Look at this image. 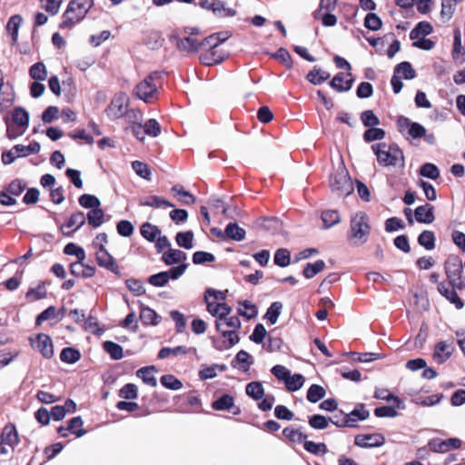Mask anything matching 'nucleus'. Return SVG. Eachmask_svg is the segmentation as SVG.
<instances>
[{"label":"nucleus","instance_id":"nucleus-51","mask_svg":"<svg viewBox=\"0 0 465 465\" xmlns=\"http://www.w3.org/2000/svg\"><path fill=\"white\" fill-rule=\"evenodd\" d=\"M325 267V262L322 260H318L313 263H308L303 269V275L307 279L313 278L317 273L322 272Z\"/></svg>","mask_w":465,"mask_h":465},{"label":"nucleus","instance_id":"nucleus-54","mask_svg":"<svg viewBox=\"0 0 465 465\" xmlns=\"http://www.w3.org/2000/svg\"><path fill=\"white\" fill-rule=\"evenodd\" d=\"M322 220L324 228H331V226L340 223V214L335 210H327L322 212Z\"/></svg>","mask_w":465,"mask_h":465},{"label":"nucleus","instance_id":"nucleus-45","mask_svg":"<svg viewBox=\"0 0 465 465\" xmlns=\"http://www.w3.org/2000/svg\"><path fill=\"white\" fill-rule=\"evenodd\" d=\"M188 352V349L184 346H177L174 348L163 347L158 352L159 359H166L168 357H177L184 355Z\"/></svg>","mask_w":465,"mask_h":465},{"label":"nucleus","instance_id":"nucleus-24","mask_svg":"<svg viewBox=\"0 0 465 465\" xmlns=\"http://www.w3.org/2000/svg\"><path fill=\"white\" fill-rule=\"evenodd\" d=\"M139 204L141 206H149L153 208H168L173 207V204L163 199V197L157 195H151L145 198L141 199Z\"/></svg>","mask_w":465,"mask_h":465},{"label":"nucleus","instance_id":"nucleus-16","mask_svg":"<svg viewBox=\"0 0 465 465\" xmlns=\"http://www.w3.org/2000/svg\"><path fill=\"white\" fill-rule=\"evenodd\" d=\"M400 131H404L405 128L408 129V134L413 138L418 139L423 137L426 133V129L424 126L420 124L419 123H411L408 118H401L399 120Z\"/></svg>","mask_w":465,"mask_h":465},{"label":"nucleus","instance_id":"nucleus-29","mask_svg":"<svg viewBox=\"0 0 465 465\" xmlns=\"http://www.w3.org/2000/svg\"><path fill=\"white\" fill-rule=\"evenodd\" d=\"M237 312L239 315L250 320L257 316L258 310L255 304L250 301H241L238 302Z\"/></svg>","mask_w":465,"mask_h":465},{"label":"nucleus","instance_id":"nucleus-10","mask_svg":"<svg viewBox=\"0 0 465 465\" xmlns=\"http://www.w3.org/2000/svg\"><path fill=\"white\" fill-rule=\"evenodd\" d=\"M33 348L37 350L44 358L50 359L54 355V346L51 338L45 333H39L35 340H31Z\"/></svg>","mask_w":465,"mask_h":465},{"label":"nucleus","instance_id":"nucleus-36","mask_svg":"<svg viewBox=\"0 0 465 465\" xmlns=\"http://www.w3.org/2000/svg\"><path fill=\"white\" fill-rule=\"evenodd\" d=\"M141 234L149 242H155L156 238L161 234V230L150 223H144L140 228Z\"/></svg>","mask_w":465,"mask_h":465},{"label":"nucleus","instance_id":"nucleus-63","mask_svg":"<svg viewBox=\"0 0 465 465\" xmlns=\"http://www.w3.org/2000/svg\"><path fill=\"white\" fill-rule=\"evenodd\" d=\"M420 173L424 177L436 180L440 176V170L435 164L427 163L421 165Z\"/></svg>","mask_w":465,"mask_h":465},{"label":"nucleus","instance_id":"nucleus-5","mask_svg":"<svg viewBox=\"0 0 465 465\" xmlns=\"http://www.w3.org/2000/svg\"><path fill=\"white\" fill-rule=\"evenodd\" d=\"M330 187L338 197H345L353 192V184L343 163L331 174Z\"/></svg>","mask_w":465,"mask_h":465},{"label":"nucleus","instance_id":"nucleus-32","mask_svg":"<svg viewBox=\"0 0 465 465\" xmlns=\"http://www.w3.org/2000/svg\"><path fill=\"white\" fill-rule=\"evenodd\" d=\"M246 394L253 399L254 401H259L264 396V388L260 381H252L249 382L245 387Z\"/></svg>","mask_w":465,"mask_h":465},{"label":"nucleus","instance_id":"nucleus-25","mask_svg":"<svg viewBox=\"0 0 465 465\" xmlns=\"http://www.w3.org/2000/svg\"><path fill=\"white\" fill-rule=\"evenodd\" d=\"M215 15L222 17H232L236 15V11L226 7L221 0H212L210 9Z\"/></svg>","mask_w":465,"mask_h":465},{"label":"nucleus","instance_id":"nucleus-60","mask_svg":"<svg viewBox=\"0 0 465 465\" xmlns=\"http://www.w3.org/2000/svg\"><path fill=\"white\" fill-rule=\"evenodd\" d=\"M132 168L138 176L145 180H151L152 173L149 166L146 163L140 161H134L132 163Z\"/></svg>","mask_w":465,"mask_h":465},{"label":"nucleus","instance_id":"nucleus-7","mask_svg":"<svg viewBox=\"0 0 465 465\" xmlns=\"http://www.w3.org/2000/svg\"><path fill=\"white\" fill-rule=\"evenodd\" d=\"M187 269V264L183 263L176 267H173L166 272H161L151 275L148 278V283L154 287H163L170 280H177L180 278Z\"/></svg>","mask_w":465,"mask_h":465},{"label":"nucleus","instance_id":"nucleus-28","mask_svg":"<svg viewBox=\"0 0 465 465\" xmlns=\"http://www.w3.org/2000/svg\"><path fill=\"white\" fill-rule=\"evenodd\" d=\"M155 371L156 370L154 366L143 367L136 371V376L140 378L145 384L155 387L157 385V381L154 376Z\"/></svg>","mask_w":465,"mask_h":465},{"label":"nucleus","instance_id":"nucleus-2","mask_svg":"<svg viewBox=\"0 0 465 465\" xmlns=\"http://www.w3.org/2000/svg\"><path fill=\"white\" fill-rule=\"evenodd\" d=\"M371 150L377 157L378 163L385 167H404V155L397 144L378 143L371 145Z\"/></svg>","mask_w":465,"mask_h":465},{"label":"nucleus","instance_id":"nucleus-43","mask_svg":"<svg viewBox=\"0 0 465 465\" xmlns=\"http://www.w3.org/2000/svg\"><path fill=\"white\" fill-rule=\"evenodd\" d=\"M394 74H401L403 78L411 80L415 78L416 73L409 62H401L394 69Z\"/></svg>","mask_w":465,"mask_h":465},{"label":"nucleus","instance_id":"nucleus-35","mask_svg":"<svg viewBox=\"0 0 465 465\" xmlns=\"http://www.w3.org/2000/svg\"><path fill=\"white\" fill-rule=\"evenodd\" d=\"M22 22V17L19 15L11 16L6 25V30L12 36V44L15 45L18 38V29Z\"/></svg>","mask_w":465,"mask_h":465},{"label":"nucleus","instance_id":"nucleus-13","mask_svg":"<svg viewBox=\"0 0 465 465\" xmlns=\"http://www.w3.org/2000/svg\"><path fill=\"white\" fill-rule=\"evenodd\" d=\"M95 256L99 266L104 267L112 272H118V265L116 264L114 257L107 252L104 246H96Z\"/></svg>","mask_w":465,"mask_h":465},{"label":"nucleus","instance_id":"nucleus-27","mask_svg":"<svg viewBox=\"0 0 465 465\" xmlns=\"http://www.w3.org/2000/svg\"><path fill=\"white\" fill-rule=\"evenodd\" d=\"M433 27L432 25L426 21L419 22L416 26L411 31L410 38L411 40H416L419 38H424L426 35H429L432 33Z\"/></svg>","mask_w":465,"mask_h":465},{"label":"nucleus","instance_id":"nucleus-3","mask_svg":"<svg viewBox=\"0 0 465 465\" xmlns=\"http://www.w3.org/2000/svg\"><path fill=\"white\" fill-rule=\"evenodd\" d=\"M162 72H153L136 84L134 94L136 98L147 104L153 103L159 98V87L162 84Z\"/></svg>","mask_w":465,"mask_h":465},{"label":"nucleus","instance_id":"nucleus-26","mask_svg":"<svg viewBox=\"0 0 465 465\" xmlns=\"http://www.w3.org/2000/svg\"><path fill=\"white\" fill-rule=\"evenodd\" d=\"M14 97L15 94L12 85L9 83H5L4 74L0 70V106H2L4 103L13 102Z\"/></svg>","mask_w":465,"mask_h":465},{"label":"nucleus","instance_id":"nucleus-48","mask_svg":"<svg viewBox=\"0 0 465 465\" xmlns=\"http://www.w3.org/2000/svg\"><path fill=\"white\" fill-rule=\"evenodd\" d=\"M103 348L111 356L113 360H120L124 356L123 347L114 341H104L103 344Z\"/></svg>","mask_w":465,"mask_h":465},{"label":"nucleus","instance_id":"nucleus-61","mask_svg":"<svg viewBox=\"0 0 465 465\" xmlns=\"http://www.w3.org/2000/svg\"><path fill=\"white\" fill-rule=\"evenodd\" d=\"M172 192L175 196H180L179 200L185 204H193L195 203L194 196L191 193L184 191L179 185H174L172 188Z\"/></svg>","mask_w":465,"mask_h":465},{"label":"nucleus","instance_id":"nucleus-50","mask_svg":"<svg viewBox=\"0 0 465 465\" xmlns=\"http://www.w3.org/2000/svg\"><path fill=\"white\" fill-rule=\"evenodd\" d=\"M29 74L35 81H44L47 77V70L43 63L38 62L30 67Z\"/></svg>","mask_w":465,"mask_h":465},{"label":"nucleus","instance_id":"nucleus-6","mask_svg":"<svg viewBox=\"0 0 465 465\" xmlns=\"http://www.w3.org/2000/svg\"><path fill=\"white\" fill-rule=\"evenodd\" d=\"M130 99L125 93L116 94L105 109V114L111 120H116L124 117L129 107Z\"/></svg>","mask_w":465,"mask_h":465},{"label":"nucleus","instance_id":"nucleus-1","mask_svg":"<svg viewBox=\"0 0 465 465\" xmlns=\"http://www.w3.org/2000/svg\"><path fill=\"white\" fill-rule=\"evenodd\" d=\"M369 216L363 212H358L351 216L347 239L352 246H361L369 239L371 233Z\"/></svg>","mask_w":465,"mask_h":465},{"label":"nucleus","instance_id":"nucleus-57","mask_svg":"<svg viewBox=\"0 0 465 465\" xmlns=\"http://www.w3.org/2000/svg\"><path fill=\"white\" fill-rule=\"evenodd\" d=\"M25 297L30 301H38L46 297V289L44 282L39 283L35 288L27 291Z\"/></svg>","mask_w":465,"mask_h":465},{"label":"nucleus","instance_id":"nucleus-56","mask_svg":"<svg viewBox=\"0 0 465 465\" xmlns=\"http://www.w3.org/2000/svg\"><path fill=\"white\" fill-rule=\"evenodd\" d=\"M303 447L308 452L314 455H324L328 451L325 443H316L312 440H305L303 443Z\"/></svg>","mask_w":465,"mask_h":465},{"label":"nucleus","instance_id":"nucleus-49","mask_svg":"<svg viewBox=\"0 0 465 465\" xmlns=\"http://www.w3.org/2000/svg\"><path fill=\"white\" fill-rule=\"evenodd\" d=\"M80 351L72 347H66L62 350L60 353V359L62 361L66 363H75L80 360Z\"/></svg>","mask_w":465,"mask_h":465},{"label":"nucleus","instance_id":"nucleus-14","mask_svg":"<svg viewBox=\"0 0 465 465\" xmlns=\"http://www.w3.org/2000/svg\"><path fill=\"white\" fill-rule=\"evenodd\" d=\"M85 215L82 212H76L71 215L69 220L61 226V231L65 235H70L74 231L81 228L85 223Z\"/></svg>","mask_w":465,"mask_h":465},{"label":"nucleus","instance_id":"nucleus-37","mask_svg":"<svg viewBox=\"0 0 465 465\" xmlns=\"http://www.w3.org/2000/svg\"><path fill=\"white\" fill-rule=\"evenodd\" d=\"M374 398L379 400H383L387 401H392L395 404V407L403 410L404 404L401 400H400L398 397L394 396L393 394L390 393L387 390L379 389L376 390L374 392Z\"/></svg>","mask_w":465,"mask_h":465},{"label":"nucleus","instance_id":"nucleus-20","mask_svg":"<svg viewBox=\"0 0 465 465\" xmlns=\"http://www.w3.org/2000/svg\"><path fill=\"white\" fill-rule=\"evenodd\" d=\"M369 416L370 411L365 408L363 403H358L350 413L346 414L349 423L351 424V428L356 427L357 421L365 420Z\"/></svg>","mask_w":465,"mask_h":465},{"label":"nucleus","instance_id":"nucleus-53","mask_svg":"<svg viewBox=\"0 0 465 465\" xmlns=\"http://www.w3.org/2000/svg\"><path fill=\"white\" fill-rule=\"evenodd\" d=\"M282 303L280 302H274L268 308L265 313V318L271 322V324H275L282 312Z\"/></svg>","mask_w":465,"mask_h":465},{"label":"nucleus","instance_id":"nucleus-9","mask_svg":"<svg viewBox=\"0 0 465 465\" xmlns=\"http://www.w3.org/2000/svg\"><path fill=\"white\" fill-rule=\"evenodd\" d=\"M170 41L173 43L177 49L183 52L194 53L201 48L200 41L193 36L181 37L177 33L170 35Z\"/></svg>","mask_w":465,"mask_h":465},{"label":"nucleus","instance_id":"nucleus-31","mask_svg":"<svg viewBox=\"0 0 465 465\" xmlns=\"http://www.w3.org/2000/svg\"><path fill=\"white\" fill-rule=\"evenodd\" d=\"M216 330H222L223 328L231 330H239L241 328V321L238 316L225 317L224 319H216L215 321Z\"/></svg>","mask_w":465,"mask_h":465},{"label":"nucleus","instance_id":"nucleus-40","mask_svg":"<svg viewBox=\"0 0 465 465\" xmlns=\"http://www.w3.org/2000/svg\"><path fill=\"white\" fill-rule=\"evenodd\" d=\"M225 234L227 237L240 242L245 237V230L238 226L237 223H230L225 228Z\"/></svg>","mask_w":465,"mask_h":465},{"label":"nucleus","instance_id":"nucleus-41","mask_svg":"<svg viewBox=\"0 0 465 465\" xmlns=\"http://www.w3.org/2000/svg\"><path fill=\"white\" fill-rule=\"evenodd\" d=\"M178 246L190 250L193 247V232L192 231L179 232L175 236Z\"/></svg>","mask_w":465,"mask_h":465},{"label":"nucleus","instance_id":"nucleus-8","mask_svg":"<svg viewBox=\"0 0 465 465\" xmlns=\"http://www.w3.org/2000/svg\"><path fill=\"white\" fill-rule=\"evenodd\" d=\"M445 273L451 287L460 291L465 288V281L461 278L463 269L460 261L457 259L448 261L445 263Z\"/></svg>","mask_w":465,"mask_h":465},{"label":"nucleus","instance_id":"nucleus-52","mask_svg":"<svg viewBox=\"0 0 465 465\" xmlns=\"http://www.w3.org/2000/svg\"><path fill=\"white\" fill-rule=\"evenodd\" d=\"M284 383L289 391H296L302 387L304 377L299 373L293 375L290 373L289 378H287Z\"/></svg>","mask_w":465,"mask_h":465},{"label":"nucleus","instance_id":"nucleus-33","mask_svg":"<svg viewBox=\"0 0 465 465\" xmlns=\"http://www.w3.org/2000/svg\"><path fill=\"white\" fill-rule=\"evenodd\" d=\"M465 50L461 45V34L460 29L454 30V41H453V49H452V57L454 60L459 61L464 60Z\"/></svg>","mask_w":465,"mask_h":465},{"label":"nucleus","instance_id":"nucleus-62","mask_svg":"<svg viewBox=\"0 0 465 465\" xmlns=\"http://www.w3.org/2000/svg\"><path fill=\"white\" fill-rule=\"evenodd\" d=\"M160 381L163 387L173 391L180 390L183 387L182 381L171 374L162 376Z\"/></svg>","mask_w":465,"mask_h":465},{"label":"nucleus","instance_id":"nucleus-38","mask_svg":"<svg viewBox=\"0 0 465 465\" xmlns=\"http://www.w3.org/2000/svg\"><path fill=\"white\" fill-rule=\"evenodd\" d=\"M435 242L436 237L432 231L425 230L418 237V243L428 251L435 248Z\"/></svg>","mask_w":465,"mask_h":465},{"label":"nucleus","instance_id":"nucleus-59","mask_svg":"<svg viewBox=\"0 0 465 465\" xmlns=\"http://www.w3.org/2000/svg\"><path fill=\"white\" fill-rule=\"evenodd\" d=\"M385 137V131L381 128L371 127L367 129L363 134V139L367 143H371L376 140H382Z\"/></svg>","mask_w":465,"mask_h":465},{"label":"nucleus","instance_id":"nucleus-11","mask_svg":"<svg viewBox=\"0 0 465 465\" xmlns=\"http://www.w3.org/2000/svg\"><path fill=\"white\" fill-rule=\"evenodd\" d=\"M461 445L460 440L450 438L448 440L432 439L429 441L430 449L434 452L445 453L451 450L459 449Z\"/></svg>","mask_w":465,"mask_h":465},{"label":"nucleus","instance_id":"nucleus-39","mask_svg":"<svg viewBox=\"0 0 465 465\" xmlns=\"http://www.w3.org/2000/svg\"><path fill=\"white\" fill-rule=\"evenodd\" d=\"M12 117H13L14 123L16 125H18L19 127L23 128V131L20 132V134H21L28 125V121H29L28 113L21 107H16L13 112Z\"/></svg>","mask_w":465,"mask_h":465},{"label":"nucleus","instance_id":"nucleus-47","mask_svg":"<svg viewBox=\"0 0 465 465\" xmlns=\"http://www.w3.org/2000/svg\"><path fill=\"white\" fill-rule=\"evenodd\" d=\"M326 395V391L323 387L318 384H312L310 386L307 391V400L310 402L316 403L320 400L323 399Z\"/></svg>","mask_w":465,"mask_h":465},{"label":"nucleus","instance_id":"nucleus-22","mask_svg":"<svg viewBox=\"0 0 465 465\" xmlns=\"http://www.w3.org/2000/svg\"><path fill=\"white\" fill-rule=\"evenodd\" d=\"M187 255L184 252L178 249L169 248L166 252H163L162 260L166 265H173L184 262Z\"/></svg>","mask_w":465,"mask_h":465},{"label":"nucleus","instance_id":"nucleus-34","mask_svg":"<svg viewBox=\"0 0 465 465\" xmlns=\"http://www.w3.org/2000/svg\"><path fill=\"white\" fill-rule=\"evenodd\" d=\"M163 41L162 34L155 30L147 32L144 37V44L151 49H158L163 45Z\"/></svg>","mask_w":465,"mask_h":465},{"label":"nucleus","instance_id":"nucleus-42","mask_svg":"<svg viewBox=\"0 0 465 465\" xmlns=\"http://www.w3.org/2000/svg\"><path fill=\"white\" fill-rule=\"evenodd\" d=\"M157 313L149 307H143L140 312V320L145 325H156L158 324Z\"/></svg>","mask_w":465,"mask_h":465},{"label":"nucleus","instance_id":"nucleus-44","mask_svg":"<svg viewBox=\"0 0 465 465\" xmlns=\"http://www.w3.org/2000/svg\"><path fill=\"white\" fill-rule=\"evenodd\" d=\"M104 211L100 207H96L90 210L85 218L91 226L97 228L104 223Z\"/></svg>","mask_w":465,"mask_h":465},{"label":"nucleus","instance_id":"nucleus-55","mask_svg":"<svg viewBox=\"0 0 465 465\" xmlns=\"http://www.w3.org/2000/svg\"><path fill=\"white\" fill-rule=\"evenodd\" d=\"M283 436L292 442L301 443L305 441L307 435L291 427H287L282 430Z\"/></svg>","mask_w":465,"mask_h":465},{"label":"nucleus","instance_id":"nucleus-46","mask_svg":"<svg viewBox=\"0 0 465 465\" xmlns=\"http://www.w3.org/2000/svg\"><path fill=\"white\" fill-rule=\"evenodd\" d=\"M330 77V74L326 71L314 67L307 74V80L312 84L318 85Z\"/></svg>","mask_w":465,"mask_h":465},{"label":"nucleus","instance_id":"nucleus-30","mask_svg":"<svg viewBox=\"0 0 465 465\" xmlns=\"http://www.w3.org/2000/svg\"><path fill=\"white\" fill-rule=\"evenodd\" d=\"M464 0H441L440 17L443 21H449L453 16L456 5Z\"/></svg>","mask_w":465,"mask_h":465},{"label":"nucleus","instance_id":"nucleus-17","mask_svg":"<svg viewBox=\"0 0 465 465\" xmlns=\"http://www.w3.org/2000/svg\"><path fill=\"white\" fill-rule=\"evenodd\" d=\"M352 82L351 74L339 73L332 78L330 85L337 92H347L351 88Z\"/></svg>","mask_w":465,"mask_h":465},{"label":"nucleus","instance_id":"nucleus-21","mask_svg":"<svg viewBox=\"0 0 465 465\" xmlns=\"http://www.w3.org/2000/svg\"><path fill=\"white\" fill-rule=\"evenodd\" d=\"M433 209L429 203L418 206L414 212L416 221L420 223H431L435 219Z\"/></svg>","mask_w":465,"mask_h":465},{"label":"nucleus","instance_id":"nucleus-4","mask_svg":"<svg viewBox=\"0 0 465 465\" xmlns=\"http://www.w3.org/2000/svg\"><path fill=\"white\" fill-rule=\"evenodd\" d=\"M93 5L92 0H73L69 3L63 15V21L59 27L62 29L71 28L80 22Z\"/></svg>","mask_w":465,"mask_h":465},{"label":"nucleus","instance_id":"nucleus-19","mask_svg":"<svg viewBox=\"0 0 465 465\" xmlns=\"http://www.w3.org/2000/svg\"><path fill=\"white\" fill-rule=\"evenodd\" d=\"M213 409L216 411H227L232 409L233 414H239L241 410L234 406V399L229 394H223L212 403Z\"/></svg>","mask_w":465,"mask_h":465},{"label":"nucleus","instance_id":"nucleus-58","mask_svg":"<svg viewBox=\"0 0 465 465\" xmlns=\"http://www.w3.org/2000/svg\"><path fill=\"white\" fill-rule=\"evenodd\" d=\"M83 420L80 416H76L72 418L68 421V427L70 429V432L74 434L76 437H82L85 434V430L83 429Z\"/></svg>","mask_w":465,"mask_h":465},{"label":"nucleus","instance_id":"nucleus-64","mask_svg":"<svg viewBox=\"0 0 465 465\" xmlns=\"http://www.w3.org/2000/svg\"><path fill=\"white\" fill-rule=\"evenodd\" d=\"M361 120L364 126L374 127L380 124V119L375 115L372 110H366L361 114Z\"/></svg>","mask_w":465,"mask_h":465},{"label":"nucleus","instance_id":"nucleus-18","mask_svg":"<svg viewBox=\"0 0 465 465\" xmlns=\"http://www.w3.org/2000/svg\"><path fill=\"white\" fill-rule=\"evenodd\" d=\"M437 289L438 292L450 303L454 304L458 310H460L464 307V302L456 292L457 289H454L453 287L452 289H450L445 282H440Z\"/></svg>","mask_w":465,"mask_h":465},{"label":"nucleus","instance_id":"nucleus-23","mask_svg":"<svg viewBox=\"0 0 465 465\" xmlns=\"http://www.w3.org/2000/svg\"><path fill=\"white\" fill-rule=\"evenodd\" d=\"M1 443L10 447H14L18 443V435L14 425L9 424L4 427L1 435Z\"/></svg>","mask_w":465,"mask_h":465},{"label":"nucleus","instance_id":"nucleus-12","mask_svg":"<svg viewBox=\"0 0 465 465\" xmlns=\"http://www.w3.org/2000/svg\"><path fill=\"white\" fill-rule=\"evenodd\" d=\"M385 438L381 433L358 434L354 438V444L361 448H374L382 446Z\"/></svg>","mask_w":465,"mask_h":465},{"label":"nucleus","instance_id":"nucleus-15","mask_svg":"<svg viewBox=\"0 0 465 465\" xmlns=\"http://www.w3.org/2000/svg\"><path fill=\"white\" fill-rule=\"evenodd\" d=\"M452 352L453 347L451 344L446 341H440L434 347L432 355L433 361L438 364H442L450 358Z\"/></svg>","mask_w":465,"mask_h":465}]
</instances>
